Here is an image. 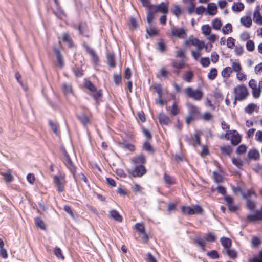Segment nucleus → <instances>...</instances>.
<instances>
[{
  "label": "nucleus",
  "mask_w": 262,
  "mask_h": 262,
  "mask_svg": "<svg viewBox=\"0 0 262 262\" xmlns=\"http://www.w3.org/2000/svg\"><path fill=\"white\" fill-rule=\"evenodd\" d=\"M85 24L84 23H80L78 26H76V25H74V28L75 29L78 30L79 33L80 34H82V35L84 34V32H85Z\"/></svg>",
  "instance_id": "obj_34"
},
{
  "label": "nucleus",
  "mask_w": 262,
  "mask_h": 262,
  "mask_svg": "<svg viewBox=\"0 0 262 262\" xmlns=\"http://www.w3.org/2000/svg\"><path fill=\"white\" fill-rule=\"evenodd\" d=\"M232 31V27L230 23H227L222 28V32L224 34H228L229 32Z\"/></svg>",
  "instance_id": "obj_41"
},
{
  "label": "nucleus",
  "mask_w": 262,
  "mask_h": 262,
  "mask_svg": "<svg viewBox=\"0 0 262 262\" xmlns=\"http://www.w3.org/2000/svg\"><path fill=\"white\" fill-rule=\"evenodd\" d=\"M201 30L202 33L205 35H208L211 33V28L208 25H204L202 26Z\"/></svg>",
  "instance_id": "obj_42"
},
{
  "label": "nucleus",
  "mask_w": 262,
  "mask_h": 262,
  "mask_svg": "<svg viewBox=\"0 0 262 262\" xmlns=\"http://www.w3.org/2000/svg\"><path fill=\"white\" fill-rule=\"evenodd\" d=\"M189 115L192 116L195 118H198L200 115L199 108L191 103H188Z\"/></svg>",
  "instance_id": "obj_9"
},
{
  "label": "nucleus",
  "mask_w": 262,
  "mask_h": 262,
  "mask_svg": "<svg viewBox=\"0 0 262 262\" xmlns=\"http://www.w3.org/2000/svg\"><path fill=\"white\" fill-rule=\"evenodd\" d=\"M253 20L255 23L262 25V16L258 8L254 11Z\"/></svg>",
  "instance_id": "obj_15"
},
{
  "label": "nucleus",
  "mask_w": 262,
  "mask_h": 262,
  "mask_svg": "<svg viewBox=\"0 0 262 262\" xmlns=\"http://www.w3.org/2000/svg\"><path fill=\"white\" fill-rule=\"evenodd\" d=\"M179 113V108L176 102H174L171 107L170 114L172 116H176Z\"/></svg>",
  "instance_id": "obj_35"
},
{
  "label": "nucleus",
  "mask_w": 262,
  "mask_h": 262,
  "mask_svg": "<svg viewBox=\"0 0 262 262\" xmlns=\"http://www.w3.org/2000/svg\"><path fill=\"white\" fill-rule=\"evenodd\" d=\"M35 223L36 226L39 227L41 229H45L46 227L43 221L39 217L35 218Z\"/></svg>",
  "instance_id": "obj_36"
},
{
  "label": "nucleus",
  "mask_w": 262,
  "mask_h": 262,
  "mask_svg": "<svg viewBox=\"0 0 262 262\" xmlns=\"http://www.w3.org/2000/svg\"><path fill=\"white\" fill-rule=\"evenodd\" d=\"M220 150L223 154L228 156H230L232 152V149L230 145L221 146Z\"/></svg>",
  "instance_id": "obj_25"
},
{
  "label": "nucleus",
  "mask_w": 262,
  "mask_h": 262,
  "mask_svg": "<svg viewBox=\"0 0 262 262\" xmlns=\"http://www.w3.org/2000/svg\"><path fill=\"white\" fill-rule=\"evenodd\" d=\"M181 211L184 214L187 215H193L195 213L194 209L190 206H182Z\"/></svg>",
  "instance_id": "obj_23"
},
{
  "label": "nucleus",
  "mask_w": 262,
  "mask_h": 262,
  "mask_svg": "<svg viewBox=\"0 0 262 262\" xmlns=\"http://www.w3.org/2000/svg\"><path fill=\"white\" fill-rule=\"evenodd\" d=\"M222 26V23L220 19L218 18L214 19L212 21V27L215 30H220Z\"/></svg>",
  "instance_id": "obj_37"
},
{
  "label": "nucleus",
  "mask_w": 262,
  "mask_h": 262,
  "mask_svg": "<svg viewBox=\"0 0 262 262\" xmlns=\"http://www.w3.org/2000/svg\"><path fill=\"white\" fill-rule=\"evenodd\" d=\"M241 23L246 28H249L252 25V19L250 16H245L241 18Z\"/></svg>",
  "instance_id": "obj_19"
},
{
  "label": "nucleus",
  "mask_w": 262,
  "mask_h": 262,
  "mask_svg": "<svg viewBox=\"0 0 262 262\" xmlns=\"http://www.w3.org/2000/svg\"><path fill=\"white\" fill-rule=\"evenodd\" d=\"M184 63L183 61H181V62H177V61H173L172 62V66L177 69L178 70H180V69H182V68H183V67H184Z\"/></svg>",
  "instance_id": "obj_60"
},
{
  "label": "nucleus",
  "mask_w": 262,
  "mask_h": 262,
  "mask_svg": "<svg viewBox=\"0 0 262 262\" xmlns=\"http://www.w3.org/2000/svg\"><path fill=\"white\" fill-rule=\"evenodd\" d=\"M83 47L85 50L86 52L91 57L93 61L95 63H97L99 61V58L94 50L90 47L85 42L83 43Z\"/></svg>",
  "instance_id": "obj_6"
},
{
  "label": "nucleus",
  "mask_w": 262,
  "mask_h": 262,
  "mask_svg": "<svg viewBox=\"0 0 262 262\" xmlns=\"http://www.w3.org/2000/svg\"><path fill=\"white\" fill-rule=\"evenodd\" d=\"M63 155L64 156L63 162L67 168L69 170L72 174L73 179L75 180V181H76L75 173L76 172V168L74 166L73 163L70 158L69 155L65 149L63 150Z\"/></svg>",
  "instance_id": "obj_3"
},
{
  "label": "nucleus",
  "mask_w": 262,
  "mask_h": 262,
  "mask_svg": "<svg viewBox=\"0 0 262 262\" xmlns=\"http://www.w3.org/2000/svg\"><path fill=\"white\" fill-rule=\"evenodd\" d=\"M247 146L244 144H242L237 147L236 148V153L238 155H242L245 153L247 150Z\"/></svg>",
  "instance_id": "obj_51"
},
{
  "label": "nucleus",
  "mask_w": 262,
  "mask_h": 262,
  "mask_svg": "<svg viewBox=\"0 0 262 262\" xmlns=\"http://www.w3.org/2000/svg\"><path fill=\"white\" fill-rule=\"evenodd\" d=\"M163 178L165 183L168 185H171L174 182L173 178L167 174L166 173H164Z\"/></svg>",
  "instance_id": "obj_55"
},
{
  "label": "nucleus",
  "mask_w": 262,
  "mask_h": 262,
  "mask_svg": "<svg viewBox=\"0 0 262 262\" xmlns=\"http://www.w3.org/2000/svg\"><path fill=\"white\" fill-rule=\"evenodd\" d=\"M250 262H262V250L259 253V257H254L250 259Z\"/></svg>",
  "instance_id": "obj_62"
},
{
  "label": "nucleus",
  "mask_w": 262,
  "mask_h": 262,
  "mask_svg": "<svg viewBox=\"0 0 262 262\" xmlns=\"http://www.w3.org/2000/svg\"><path fill=\"white\" fill-rule=\"evenodd\" d=\"M114 81L116 85H119L121 82V76L120 74H114L113 76Z\"/></svg>",
  "instance_id": "obj_61"
},
{
  "label": "nucleus",
  "mask_w": 262,
  "mask_h": 262,
  "mask_svg": "<svg viewBox=\"0 0 262 262\" xmlns=\"http://www.w3.org/2000/svg\"><path fill=\"white\" fill-rule=\"evenodd\" d=\"M62 40L68 43L69 47H73V42L70 36L67 33H63L62 34Z\"/></svg>",
  "instance_id": "obj_32"
},
{
  "label": "nucleus",
  "mask_w": 262,
  "mask_h": 262,
  "mask_svg": "<svg viewBox=\"0 0 262 262\" xmlns=\"http://www.w3.org/2000/svg\"><path fill=\"white\" fill-rule=\"evenodd\" d=\"M207 255L212 259H216L219 257V255L218 254L217 251L215 250H213L209 252H208Z\"/></svg>",
  "instance_id": "obj_40"
},
{
  "label": "nucleus",
  "mask_w": 262,
  "mask_h": 262,
  "mask_svg": "<svg viewBox=\"0 0 262 262\" xmlns=\"http://www.w3.org/2000/svg\"><path fill=\"white\" fill-rule=\"evenodd\" d=\"M241 141V137L238 134L235 135H233L231 139V143L233 145H237Z\"/></svg>",
  "instance_id": "obj_26"
},
{
  "label": "nucleus",
  "mask_w": 262,
  "mask_h": 262,
  "mask_svg": "<svg viewBox=\"0 0 262 262\" xmlns=\"http://www.w3.org/2000/svg\"><path fill=\"white\" fill-rule=\"evenodd\" d=\"M66 174L63 172H59V175L53 176V182L56 187L57 190L62 192L64 190V184L66 183Z\"/></svg>",
  "instance_id": "obj_2"
},
{
  "label": "nucleus",
  "mask_w": 262,
  "mask_h": 262,
  "mask_svg": "<svg viewBox=\"0 0 262 262\" xmlns=\"http://www.w3.org/2000/svg\"><path fill=\"white\" fill-rule=\"evenodd\" d=\"M227 253L228 255L232 258H235L237 257V254L236 252L233 249H228L227 250Z\"/></svg>",
  "instance_id": "obj_63"
},
{
  "label": "nucleus",
  "mask_w": 262,
  "mask_h": 262,
  "mask_svg": "<svg viewBox=\"0 0 262 262\" xmlns=\"http://www.w3.org/2000/svg\"><path fill=\"white\" fill-rule=\"evenodd\" d=\"M84 84L86 88L89 91L91 92H95L96 91V86L90 81H86Z\"/></svg>",
  "instance_id": "obj_45"
},
{
  "label": "nucleus",
  "mask_w": 262,
  "mask_h": 262,
  "mask_svg": "<svg viewBox=\"0 0 262 262\" xmlns=\"http://www.w3.org/2000/svg\"><path fill=\"white\" fill-rule=\"evenodd\" d=\"M234 92L236 99L242 101L245 99L248 96L249 93L247 87L245 85H239L234 88Z\"/></svg>",
  "instance_id": "obj_5"
},
{
  "label": "nucleus",
  "mask_w": 262,
  "mask_h": 262,
  "mask_svg": "<svg viewBox=\"0 0 262 262\" xmlns=\"http://www.w3.org/2000/svg\"><path fill=\"white\" fill-rule=\"evenodd\" d=\"M247 200V206L248 209L251 210H253L256 206V203L254 201H252L250 199H248Z\"/></svg>",
  "instance_id": "obj_56"
},
{
  "label": "nucleus",
  "mask_w": 262,
  "mask_h": 262,
  "mask_svg": "<svg viewBox=\"0 0 262 262\" xmlns=\"http://www.w3.org/2000/svg\"><path fill=\"white\" fill-rule=\"evenodd\" d=\"M2 175L4 176V179L7 182H11L14 179L13 176L11 174L9 170L6 172L2 173Z\"/></svg>",
  "instance_id": "obj_39"
},
{
  "label": "nucleus",
  "mask_w": 262,
  "mask_h": 262,
  "mask_svg": "<svg viewBox=\"0 0 262 262\" xmlns=\"http://www.w3.org/2000/svg\"><path fill=\"white\" fill-rule=\"evenodd\" d=\"M242 194L243 197L246 200L250 199V197L252 194H254L256 196L255 191L252 189L248 190L246 193H242Z\"/></svg>",
  "instance_id": "obj_52"
},
{
  "label": "nucleus",
  "mask_w": 262,
  "mask_h": 262,
  "mask_svg": "<svg viewBox=\"0 0 262 262\" xmlns=\"http://www.w3.org/2000/svg\"><path fill=\"white\" fill-rule=\"evenodd\" d=\"M61 89L65 95L73 94L72 85L69 83H63L62 85Z\"/></svg>",
  "instance_id": "obj_14"
},
{
  "label": "nucleus",
  "mask_w": 262,
  "mask_h": 262,
  "mask_svg": "<svg viewBox=\"0 0 262 262\" xmlns=\"http://www.w3.org/2000/svg\"><path fill=\"white\" fill-rule=\"evenodd\" d=\"M185 93L187 96L195 101H200L203 97V93L200 90H193L191 87H187L185 89Z\"/></svg>",
  "instance_id": "obj_4"
},
{
  "label": "nucleus",
  "mask_w": 262,
  "mask_h": 262,
  "mask_svg": "<svg viewBox=\"0 0 262 262\" xmlns=\"http://www.w3.org/2000/svg\"><path fill=\"white\" fill-rule=\"evenodd\" d=\"M207 12L210 15H214L217 12V6L214 3H210L207 5Z\"/></svg>",
  "instance_id": "obj_17"
},
{
  "label": "nucleus",
  "mask_w": 262,
  "mask_h": 262,
  "mask_svg": "<svg viewBox=\"0 0 262 262\" xmlns=\"http://www.w3.org/2000/svg\"><path fill=\"white\" fill-rule=\"evenodd\" d=\"M171 35L180 38H185L186 37V33L183 28H173L171 30Z\"/></svg>",
  "instance_id": "obj_8"
},
{
  "label": "nucleus",
  "mask_w": 262,
  "mask_h": 262,
  "mask_svg": "<svg viewBox=\"0 0 262 262\" xmlns=\"http://www.w3.org/2000/svg\"><path fill=\"white\" fill-rule=\"evenodd\" d=\"M247 220L251 222L262 220V207L259 210H256L254 214H249Z\"/></svg>",
  "instance_id": "obj_11"
},
{
  "label": "nucleus",
  "mask_w": 262,
  "mask_h": 262,
  "mask_svg": "<svg viewBox=\"0 0 262 262\" xmlns=\"http://www.w3.org/2000/svg\"><path fill=\"white\" fill-rule=\"evenodd\" d=\"M235 39L231 37H229L227 38V46L229 48L232 49L235 46Z\"/></svg>",
  "instance_id": "obj_58"
},
{
  "label": "nucleus",
  "mask_w": 262,
  "mask_h": 262,
  "mask_svg": "<svg viewBox=\"0 0 262 262\" xmlns=\"http://www.w3.org/2000/svg\"><path fill=\"white\" fill-rule=\"evenodd\" d=\"M194 242L197 244L203 251L206 250L205 246V239L200 236H197L194 239Z\"/></svg>",
  "instance_id": "obj_24"
},
{
  "label": "nucleus",
  "mask_w": 262,
  "mask_h": 262,
  "mask_svg": "<svg viewBox=\"0 0 262 262\" xmlns=\"http://www.w3.org/2000/svg\"><path fill=\"white\" fill-rule=\"evenodd\" d=\"M150 0H140L143 6L145 7H150L152 9L153 13H157L158 12H161L164 14H166L168 13V3L162 2L159 5H151L150 4Z\"/></svg>",
  "instance_id": "obj_1"
},
{
  "label": "nucleus",
  "mask_w": 262,
  "mask_h": 262,
  "mask_svg": "<svg viewBox=\"0 0 262 262\" xmlns=\"http://www.w3.org/2000/svg\"><path fill=\"white\" fill-rule=\"evenodd\" d=\"M107 61L108 66L112 68L116 67V62L115 60V55L113 53H108L107 54Z\"/></svg>",
  "instance_id": "obj_18"
},
{
  "label": "nucleus",
  "mask_w": 262,
  "mask_h": 262,
  "mask_svg": "<svg viewBox=\"0 0 262 262\" xmlns=\"http://www.w3.org/2000/svg\"><path fill=\"white\" fill-rule=\"evenodd\" d=\"M148 8V12L147 14V20L149 26L151 25V23L154 19V13L152 9L150 7H147Z\"/></svg>",
  "instance_id": "obj_27"
},
{
  "label": "nucleus",
  "mask_w": 262,
  "mask_h": 262,
  "mask_svg": "<svg viewBox=\"0 0 262 262\" xmlns=\"http://www.w3.org/2000/svg\"><path fill=\"white\" fill-rule=\"evenodd\" d=\"M200 63L203 67H207L210 63L209 58L208 57H203L201 59Z\"/></svg>",
  "instance_id": "obj_57"
},
{
  "label": "nucleus",
  "mask_w": 262,
  "mask_h": 262,
  "mask_svg": "<svg viewBox=\"0 0 262 262\" xmlns=\"http://www.w3.org/2000/svg\"><path fill=\"white\" fill-rule=\"evenodd\" d=\"M143 148L144 150L148 151L149 153H154V149L151 144L149 143L148 140L144 142L143 146Z\"/></svg>",
  "instance_id": "obj_30"
},
{
  "label": "nucleus",
  "mask_w": 262,
  "mask_h": 262,
  "mask_svg": "<svg viewBox=\"0 0 262 262\" xmlns=\"http://www.w3.org/2000/svg\"><path fill=\"white\" fill-rule=\"evenodd\" d=\"M54 253L57 258L64 259V257L62 254V251L59 247H56L54 249Z\"/></svg>",
  "instance_id": "obj_49"
},
{
  "label": "nucleus",
  "mask_w": 262,
  "mask_h": 262,
  "mask_svg": "<svg viewBox=\"0 0 262 262\" xmlns=\"http://www.w3.org/2000/svg\"><path fill=\"white\" fill-rule=\"evenodd\" d=\"M168 74V72L166 70L165 68H162L160 70L159 73L157 74V77L158 78H160V77H166Z\"/></svg>",
  "instance_id": "obj_53"
},
{
  "label": "nucleus",
  "mask_w": 262,
  "mask_h": 262,
  "mask_svg": "<svg viewBox=\"0 0 262 262\" xmlns=\"http://www.w3.org/2000/svg\"><path fill=\"white\" fill-rule=\"evenodd\" d=\"M216 238V237L214 233L212 232H209L206 234L205 237V239L208 242H213L215 241Z\"/></svg>",
  "instance_id": "obj_46"
},
{
  "label": "nucleus",
  "mask_w": 262,
  "mask_h": 262,
  "mask_svg": "<svg viewBox=\"0 0 262 262\" xmlns=\"http://www.w3.org/2000/svg\"><path fill=\"white\" fill-rule=\"evenodd\" d=\"M232 9L234 11L240 12L244 9V5L242 3H234Z\"/></svg>",
  "instance_id": "obj_29"
},
{
  "label": "nucleus",
  "mask_w": 262,
  "mask_h": 262,
  "mask_svg": "<svg viewBox=\"0 0 262 262\" xmlns=\"http://www.w3.org/2000/svg\"><path fill=\"white\" fill-rule=\"evenodd\" d=\"M221 244L225 248H229L231 246V241L230 238L222 237L220 239Z\"/></svg>",
  "instance_id": "obj_22"
},
{
  "label": "nucleus",
  "mask_w": 262,
  "mask_h": 262,
  "mask_svg": "<svg viewBox=\"0 0 262 262\" xmlns=\"http://www.w3.org/2000/svg\"><path fill=\"white\" fill-rule=\"evenodd\" d=\"M247 50L250 52H252L254 50L255 45L254 42L251 40H249L246 42Z\"/></svg>",
  "instance_id": "obj_48"
},
{
  "label": "nucleus",
  "mask_w": 262,
  "mask_h": 262,
  "mask_svg": "<svg viewBox=\"0 0 262 262\" xmlns=\"http://www.w3.org/2000/svg\"><path fill=\"white\" fill-rule=\"evenodd\" d=\"M135 228L140 234L144 233V232H145V227L142 223H136L135 225Z\"/></svg>",
  "instance_id": "obj_47"
},
{
  "label": "nucleus",
  "mask_w": 262,
  "mask_h": 262,
  "mask_svg": "<svg viewBox=\"0 0 262 262\" xmlns=\"http://www.w3.org/2000/svg\"><path fill=\"white\" fill-rule=\"evenodd\" d=\"M109 215L111 217L113 218L116 221L121 222L122 221V217L119 213L116 210L113 209L110 211Z\"/></svg>",
  "instance_id": "obj_16"
},
{
  "label": "nucleus",
  "mask_w": 262,
  "mask_h": 262,
  "mask_svg": "<svg viewBox=\"0 0 262 262\" xmlns=\"http://www.w3.org/2000/svg\"><path fill=\"white\" fill-rule=\"evenodd\" d=\"M256 107V104L253 103L249 104L245 108V111L247 113L251 114L254 112Z\"/></svg>",
  "instance_id": "obj_43"
},
{
  "label": "nucleus",
  "mask_w": 262,
  "mask_h": 262,
  "mask_svg": "<svg viewBox=\"0 0 262 262\" xmlns=\"http://www.w3.org/2000/svg\"><path fill=\"white\" fill-rule=\"evenodd\" d=\"M193 77V72L191 71L187 72L184 75V80L187 82H191Z\"/></svg>",
  "instance_id": "obj_44"
},
{
  "label": "nucleus",
  "mask_w": 262,
  "mask_h": 262,
  "mask_svg": "<svg viewBox=\"0 0 262 262\" xmlns=\"http://www.w3.org/2000/svg\"><path fill=\"white\" fill-rule=\"evenodd\" d=\"M232 163L238 168H240L243 165V161L239 158H233L232 159Z\"/></svg>",
  "instance_id": "obj_54"
},
{
  "label": "nucleus",
  "mask_w": 262,
  "mask_h": 262,
  "mask_svg": "<svg viewBox=\"0 0 262 262\" xmlns=\"http://www.w3.org/2000/svg\"><path fill=\"white\" fill-rule=\"evenodd\" d=\"M248 156L250 159L257 160L259 158V154L257 150L254 149L248 152Z\"/></svg>",
  "instance_id": "obj_21"
},
{
  "label": "nucleus",
  "mask_w": 262,
  "mask_h": 262,
  "mask_svg": "<svg viewBox=\"0 0 262 262\" xmlns=\"http://www.w3.org/2000/svg\"><path fill=\"white\" fill-rule=\"evenodd\" d=\"M261 241L259 237L254 236L252 238L251 244L252 246L254 248L258 247L259 245L260 244Z\"/></svg>",
  "instance_id": "obj_50"
},
{
  "label": "nucleus",
  "mask_w": 262,
  "mask_h": 262,
  "mask_svg": "<svg viewBox=\"0 0 262 262\" xmlns=\"http://www.w3.org/2000/svg\"><path fill=\"white\" fill-rule=\"evenodd\" d=\"M255 139L262 143V130H258L255 134Z\"/></svg>",
  "instance_id": "obj_64"
},
{
  "label": "nucleus",
  "mask_w": 262,
  "mask_h": 262,
  "mask_svg": "<svg viewBox=\"0 0 262 262\" xmlns=\"http://www.w3.org/2000/svg\"><path fill=\"white\" fill-rule=\"evenodd\" d=\"M53 50L56 54V56L58 66L60 68H62L63 66H64V62H63V61L62 59V56L61 54L60 53L59 50L56 47H54Z\"/></svg>",
  "instance_id": "obj_13"
},
{
  "label": "nucleus",
  "mask_w": 262,
  "mask_h": 262,
  "mask_svg": "<svg viewBox=\"0 0 262 262\" xmlns=\"http://www.w3.org/2000/svg\"><path fill=\"white\" fill-rule=\"evenodd\" d=\"M217 75V71L216 68H212L208 74V78L210 80H214Z\"/></svg>",
  "instance_id": "obj_31"
},
{
  "label": "nucleus",
  "mask_w": 262,
  "mask_h": 262,
  "mask_svg": "<svg viewBox=\"0 0 262 262\" xmlns=\"http://www.w3.org/2000/svg\"><path fill=\"white\" fill-rule=\"evenodd\" d=\"M76 117L84 126L87 125L90 122L88 117L84 114L77 115Z\"/></svg>",
  "instance_id": "obj_20"
},
{
  "label": "nucleus",
  "mask_w": 262,
  "mask_h": 262,
  "mask_svg": "<svg viewBox=\"0 0 262 262\" xmlns=\"http://www.w3.org/2000/svg\"><path fill=\"white\" fill-rule=\"evenodd\" d=\"M159 121L161 125H168L171 121L169 117L163 113H161L158 116Z\"/></svg>",
  "instance_id": "obj_10"
},
{
  "label": "nucleus",
  "mask_w": 262,
  "mask_h": 262,
  "mask_svg": "<svg viewBox=\"0 0 262 262\" xmlns=\"http://www.w3.org/2000/svg\"><path fill=\"white\" fill-rule=\"evenodd\" d=\"M49 124L51 128V129L52 130V131L54 132V134L56 135H58V124L54 122H53L51 120L49 121Z\"/></svg>",
  "instance_id": "obj_33"
},
{
  "label": "nucleus",
  "mask_w": 262,
  "mask_h": 262,
  "mask_svg": "<svg viewBox=\"0 0 262 262\" xmlns=\"http://www.w3.org/2000/svg\"><path fill=\"white\" fill-rule=\"evenodd\" d=\"M232 72L231 67H227L224 68L222 72L221 75L224 78H228L230 76L231 73Z\"/></svg>",
  "instance_id": "obj_28"
},
{
  "label": "nucleus",
  "mask_w": 262,
  "mask_h": 262,
  "mask_svg": "<svg viewBox=\"0 0 262 262\" xmlns=\"http://www.w3.org/2000/svg\"><path fill=\"white\" fill-rule=\"evenodd\" d=\"M199 40L197 38L193 39V37H189V39L186 40L185 41V44L186 46H188L189 45H192L194 46L198 45V43H199Z\"/></svg>",
  "instance_id": "obj_38"
},
{
  "label": "nucleus",
  "mask_w": 262,
  "mask_h": 262,
  "mask_svg": "<svg viewBox=\"0 0 262 262\" xmlns=\"http://www.w3.org/2000/svg\"><path fill=\"white\" fill-rule=\"evenodd\" d=\"M232 71L235 72H240L242 68L239 63L233 62L232 63V67H231Z\"/></svg>",
  "instance_id": "obj_59"
},
{
  "label": "nucleus",
  "mask_w": 262,
  "mask_h": 262,
  "mask_svg": "<svg viewBox=\"0 0 262 262\" xmlns=\"http://www.w3.org/2000/svg\"><path fill=\"white\" fill-rule=\"evenodd\" d=\"M132 162L135 166L143 165L146 162L145 157L141 154L138 156L134 157L132 159Z\"/></svg>",
  "instance_id": "obj_12"
},
{
  "label": "nucleus",
  "mask_w": 262,
  "mask_h": 262,
  "mask_svg": "<svg viewBox=\"0 0 262 262\" xmlns=\"http://www.w3.org/2000/svg\"><path fill=\"white\" fill-rule=\"evenodd\" d=\"M146 172V170L144 165L135 166V168L130 171V173L134 177H141Z\"/></svg>",
  "instance_id": "obj_7"
}]
</instances>
